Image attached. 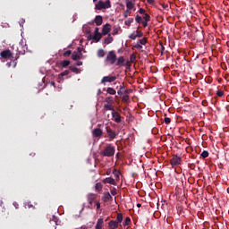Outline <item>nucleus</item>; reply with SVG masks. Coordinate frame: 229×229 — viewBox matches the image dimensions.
I'll return each mask as SVG.
<instances>
[{"label": "nucleus", "instance_id": "nucleus-11", "mask_svg": "<svg viewBox=\"0 0 229 229\" xmlns=\"http://www.w3.org/2000/svg\"><path fill=\"white\" fill-rule=\"evenodd\" d=\"M103 226H105V220L100 216L97 221L95 229H103Z\"/></svg>", "mask_w": 229, "mask_h": 229}, {"label": "nucleus", "instance_id": "nucleus-29", "mask_svg": "<svg viewBox=\"0 0 229 229\" xmlns=\"http://www.w3.org/2000/svg\"><path fill=\"white\" fill-rule=\"evenodd\" d=\"M114 42V38L109 34L108 37L105 39V44H112Z\"/></svg>", "mask_w": 229, "mask_h": 229}, {"label": "nucleus", "instance_id": "nucleus-45", "mask_svg": "<svg viewBox=\"0 0 229 229\" xmlns=\"http://www.w3.org/2000/svg\"><path fill=\"white\" fill-rule=\"evenodd\" d=\"M72 55V51L67 50L66 52L64 53V56H71Z\"/></svg>", "mask_w": 229, "mask_h": 229}, {"label": "nucleus", "instance_id": "nucleus-9", "mask_svg": "<svg viewBox=\"0 0 229 229\" xmlns=\"http://www.w3.org/2000/svg\"><path fill=\"white\" fill-rule=\"evenodd\" d=\"M112 30V26L109 23H106V25L103 26L102 28V35H108Z\"/></svg>", "mask_w": 229, "mask_h": 229}, {"label": "nucleus", "instance_id": "nucleus-41", "mask_svg": "<svg viewBox=\"0 0 229 229\" xmlns=\"http://www.w3.org/2000/svg\"><path fill=\"white\" fill-rule=\"evenodd\" d=\"M123 101H124V103H129L130 102V97L128 95H125L123 97Z\"/></svg>", "mask_w": 229, "mask_h": 229}, {"label": "nucleus", "instance_id": "nucleus-28", "mask_svg": "<svg viewBox=\"0 0 229 229\" xmlns=\"http://www.w3.org/2000/svg\"><path fill=\"white\" fill-rule=\"evenodd\" d=\"M105 101L106 105H114V97H107Z\"/></svg>", "mask_w": 229, "mask_h": 229}, {"label": "nucleus", "instance_id": "nucleus-32", "mask_svg": "<svg viewBox=\"0 0 229 229\" xmlns=\"http://www.w3.org/2000/svg\"><path fill=\"white\" fill-rule=\"evenodd\" d=\"M135 21L138 24H142L143 22L142 18L139 14L135 16Z\"/></svg>", "mask_w": 229, "mask_h": 229}, {"label": "nucleus", "instance_id": "nucleus-35", "mask_svg": "<svg viewBox=\"0 0 229 229\" xmlns=\"http://www.w3.org/2000/svg\"><path fill=\"white\" fill-rule=\"evenodd\" d=\"M131 22H133V18H129L124 21L125 26H131Z\"/></svg>", "mask_w": 229, "mask_h": 229}, {"label": "nucleus", "instance_id": "nucleus-18", "mask_svg": "<svg viewBox=\"0 0 229 229\" xmlns=\"http://www.w3.org/2000/svg\"><path fill=\"white\" fill-rule=\"evenodd\" d=\"M94 21H95V24H96L97 26H101V24H103V16H101V15H97V16L95 17Z\"/></svg>", "mask_w": 229, "mask_h": 229}, {"label": "nucleus", "instance_id": "nucleus-50", "mask_svg": "<svg viewBox=\"0 0 229 229\" xmlns=\"http://www.w3.org/2000/svg\"><path fill=\"white\" fill-rule=\"evenodd\" d=\"M160 47H161V54L164 55V51H165V47L162 43H160Z\"/></svg>", "mask_w": 229, "mask_h": 229}, {"label": "nucleus", "instance_id": "nucleus-3", "mask_svg": "<svg viewBox=\"0 0 229 229\" xmlns=\"http://www.w3.org/2000/svg\"><path fill=\"white\" fill-rule=\"evenodd\" d=\"M105 62L110 64L111 65H114V64L117 62V55H115V52L114 50L108 52Z\"/></svg>", "mask_w": 229, "mask_h": 229}, {"label": "nucleus", "instance_id": "nucleus-22", "mask_svg": "<svg viewBox=\"0 0 229 229\" xmlns=\"http://www.w3.org/2000/svg\"><path fill=\"white\" fill-rule=\"evenodd\" d=\"M103 37V34H94L92 39L96 42H99Z\"/></svg>", "mask_w": 229, "mask_h": 229}, {"label": "nucleus", "instance_id": "nucleus-16", "mask_svg": "<svg viewBox=\"0 0 229 229\" xmlns=\"http://www.w3.org/2000/svg\"><path fill=\"white\" fill-rule=\"evenodd\" d=\"M83 58V54H78V52H73L72 54V60L75 61L76 60H81Z\"/></svg>", "mask_w": 229, "mask_h": 229}, {"label": "nucleus", "instance_id": "nucleus-14", "mask_svg": "<svg viewBox=\"0 0 229 229\" xmlns=\"http://www.w3.org/2000/svg\"><path fill=\"white\" fill-rule=\"evenodd\" d=\"M102 182L103 183H110V185H117V182H115V179L112 177H106Z\"/></svg>", "mask_w": 229, "mask_h": 229}, {"label": "nucleus", "instance_id": "nucleus-52", "mask_svg": "<svg viewBox=\"0 0 229 229\" xmlns=\"http://www.w3.org/2000/svg\"><path fill=\"white\" fill-rule=\"evenodd\" d=\"M117 33H119V29L115 28L113 30V35H117Z\"/></svg>", "mask_w": 229, "mask_h": 229}, {"label": "nucleus", "instance_id": "nucleus-36", "mask_svg": "<svg viewBox=\"0 0 229 229\" xmlns=\"http://www.w3.org/2000/svg\"><path fill=\"white\" fill-rule=\"evenodd\" d=\"M124 87L121 86L119 90L117 91L118 96H123L124 94Z\"/></svg>", "mask_w": 229, "mask_h": 229}, {"label": "nucleus", "instance_id": "nucleus-1", "mask_svg": "<svg viewBox=\"0 0 229 229\" xmlns=\"http://www.w3.org/2000/svg\"><path fill=\"white\" fill-rule=\"evenodd\" d=\"M102 157H114L115 155V147L112 144H107L105 148L101 151Z\"/></svg>", "mask_w": 229, "mask_h": 229}, {"label": "nucleus", "instance_id": "nucleus-25", "mask_svg": "<svg viewBox=\"0 0 229 229\" xmlns=\"http://www.w3.org/2000/svg\"><path fill=\"white\" fill-rule=\"evenodd\" d=\"M123 225V226H130L131 225V219L130 218V216H127L124 219V222Z\"/></svg>", "mask_w": 229, "mask_h": 229}, {"label": "nucleus", "instance_id": "nucleus-61", "mask_svg": "<svg viewBox=\"0 0 229 229\" xmlns=\"http://www.w3.org/2000/svg\"><path fill=\"white\" fill-rule=\"evenodd\" d=\"M167 6H168L167 4H164L163 8L165 9V8H167Z\"/></svg>", "mask_w": 229, "mask_h": 229}, {"label": "nucleus", "instance_id": "nucleus-30", "mask_svg": "<svg viewBox=\"0 0 229 229\" xmlns=\"http://www.w3.org/2000/svg\"><path fill=\"white\" fill-rule=\"evenodd\" d=\"M138 43H140L141 46H146V44H148V38H142L141 39L138 40Z\"/></svg>", "mask_w": 229, "mask_h": 229}, {"label": "nucleus", "instance_id": "nucleus-58", "mask_svg": "<svg viewBox=\"0 0 229 229\" xmlns=\"http://www.w3.org/2000/svg\"><path fill=\"white\" fill-rule=\"evenodd\" d=\"M135 58H136V57H135V55H131V62H133V60H135Z\"/></svg>", "mask_w": 229, "mask_h": 229}, {"label": "nucleus", "instance_id": "nucleus-17", "mask_svg": "<svg viewBox=\"0 0 229 229\" xmlns=\"http://www.w3.org/2000/svg\"><path fill=\"white\" fill-rule=\"evenodd\" d=\"M96 198H98V195H96L94 193H90L89 195H88L89 204L92 205V203H94V201H96Z\"/></svg>", "mask_w": 229, "mask_h": 229}, {"label": "nucleus", "instance_id": "nucleus-38", "mask_svg": "<svg viewBox=\"0 0 229 229\" xmlns=\"http://www.w3.org/2000/svg\"><path fill=\"white\" fill-rule=\"evenodd\" d=\"M200 157H202V158H208V151L203 150V152L200 154Z\"/></svg>", "mask_w": 229, "mask_h": 229}, {"label": "nucleus", "instance_id": "nucleus-64", "mask_svg": "<svg viewBox=\"0 0 229 229\" xmlns=\"http://www.w3.org/2000/svg\"><path fill=\"white\" fill-rule=\"evenodd\" d=\"M110 117V115H107V119Z\"/></svg>", "mask_w": 229, "mask_h": 229}, {"label": "nucleus", "instance_id": "nucleus-7", "mask_svg": "<svg viewBox=\"0 0 229 229\" xmlns=\"http://www.w3.org/2000/svg\"><path fill=\"white\" fill-rule=\"evenodd\" d=\"M170 164L173 167H174V165H180L182 164V157L174 156L170 160Z\"/></svg>", "mask_w": 229, "mask_h": 229}, {"label": "nucleus", "instance_id": "nucleus-33", "mask_svg": "<svg viewBox=\"0 0 229 229\" xmlns=\"http://www.w3.org/2000/svg\"><path fill=\"white\" fill-rule=\"evenodd\" d=\"M98 58H103V56H105V50L99 49L98 51Z\"/></svg>", "mask_w": 229, "mask_h": 229}, {"label": "nucleus", "instance_id": "nucleus-57", "mask_svg": "<svg viewBox=\"0 0 229 229\" xmlns=\"http://www.w3.org/2000/svg\"><path fill=\"white\" fill-rule=\"evenodd\" d=\"M76 65H78V66H80V65H83V62H81V61H78V62L76 63Z\"/></svg>", "mask_w": 229, "mask_h": 229}, {"label": "nucleus", "instance_id": "nucleus-24", "mask_svg": "<svg viewBox=\"0 0 229 229\" xmlns=\"http://www.w3.org/2000/svg\"><path fill=\"white\" fill-rule=\"evenodd\" d=\"M70 71H72V72H75V74H80V72H81V70L75 66H71Z\"/></svg>", "mask_w": 229, "mask_h": 229}, {"label": "nucleus", "instance_id": "nucleus-63", "mask_svg": "<svg viewBox=\"0 0 229 229\" xmlns=\"http://www.w3.org/2000/svg\"><path fill=\"white\" fill-rule=\"evenodd\" d=\"M108 219H109V218L107 217V218L106 219V221H108Z\"/></svg>", "mask_w": 229, "mask_h": 229}, {"label": "nucleus", "instance_id": "nucleus-5", "mask_svg": "<svg viewBox=\"0 0 229 229\" xmlns=\"http://www.w3.org/2000/svg\"><path fill=\"white\" fill-rule=\"evenodd\" d=\"M111 115H112V120L114 121V123H117V124H119L123 120V118L121 117V114H119V112L117 111H113L111 112Z\"/></svg>", "mask_w": 229, "mask_h": 229}, {"label": "nucleus", "instance_id": "nucleus-40", "mask_svg": "<svg viewBox=\"0 0 229 229\" xmlns=\"http://www.w3.org/2000/svg\"><path fill=\"white\" fill-rule=\"evenodd\" d=\"M216 95L218 96V98H223V96H225V91L218 89L216 91Z\"/></svg>", "mask_w": 229, "mask_h": 229}, {"label": "nucleus", "instance_id": "nucleus-44", "mask_svg": "<svg viewBox=\"0 0 229 229\" xmlns=\"http://www.w3.org/2000/svg\"><path fill=\"white\" fill-rule=\"evenodd\" d=\"M133 47H134L135 49L140 50V49H142V45H140V43H136V44L133 46Z\"/></svg>", "mask_w": 229, "mask_h": 229}, {"label": "nucleus", "instance_id": "nucleus-21", "mask_svg": "<svg viewBox=\"0 0 229 229\" xmlns=\"http://www.w3.org/2000/svg\"><path fill=\"white\" fill-rule=\"evenodd\" d=\"M117 224L121 225L123 223V213H118L116 219L114 220Z\"/></svg>", "mask_w": 229, "mask_h": 229}, {"label": "nucleus", "instance_id": "nucleus-47", "mask_svg": "<svg viewBox=\"0 0 229 229\" xmlns=\"http://www.w3.org/2000/svg\"><path fill=\"white\" fill-rule=\"evenodd\" d=\"M111 194H112V196H116V195H117V189L113 188V189L111 190Z\"/></svg>", "mask_w": 229, "mask_h": 229}, {"label": "nucleus", "instance_id": "nucleus-48", "mask_svg": "<svg viewBox=\"0 0 229 229\" xmlns=\"http://www.w3.org/2000/svg\"><path fill=\"white\" fill-rule=\"evenodd\" d=\"M139 12H140V15H145V13H146V10L144 8H140Z\"/></svg>", "mask_w": 229, "mask_h": 229}, {"label": "nucleus", "instance_id": "nucleus-26", "mask_svg": "<svg viewBox=\"0 0 229 229\" xmlns=\"http://www.w3.org/2000/svg\"><path fill=\"white\" fill-rule=\"evenodd\" d=\"M69 65H71V61L69 60H64L61 62V66H63L64 69H65L66 67H69Z\"/></svg>", "mask_w": 229, "mask_h": 229}, {"label": "nucleus", "instance_id": "nucleus-49", "mask_svg": "<svg viewBox=\"0 0 229 229\" xmlns=\"http://www.w3.org/2000/svg\"><path fill=\"white\" fill-rule=\"evenodd\" d=\"M94 35H102V33H99V28L95 29Z\"/></svg>", "mask_w": 229, "mask_h": 229}, {"label": "nucleus", "instance_id": "nucleus-56", "mask_svg": "<svg viewBox=\"0 0 229 229\" xmlns=\"http://www.w3.org/2000/svg\"><path fill=\"white\" fill-rule=\"evenodd\" d=\"M147 3H148V4H154L155 0H147Z\"/></svg>", "mask_w": 229, "mask_h": 229}, {"label": "nucleus", "instance_id": "nucleus-51", "mask_svg": "<svg viewBox=\"0 0 229 229\" xmlns=\"http://www.w3.org/2000/svg\"><path fill=\"white\" fill-rule=\"evenodd\" d=\"M141 24H142L143 28H148V21H143L141 22Z\"/></svg>", "mask_w": 229, "mask_h": 229}, {"label": "nucleus", "instance_id": "nucleus-2", "mask_svg": "<svg viewBox=\"0 0 229 229\" xmlns=\"http://www.w3.org/2000/svg\"><path fill=\"white\" fill-rule=\"evenodd\" d=\"M96 10H106L108 8H112V4L110 0H106V2L98 1L95 5Z\"/></svg>", "mask_w": 229, "mask_h": 229}, {"label": "nucleus", "instance_id": "nucleus-54", "mask_svg": "<svg viewBox=\"0 0 229 229\" xmlns=\"http://www.w3.org/2000/svg\"><path fill=\"white\" fill-rule=\"evenodd\" d=\"M77 51H78V52H77L78 54L81 55V52L83 51V48L78 47V48H77Z\"/></svg>", "mask_w": 229, "mask_h": 229}, {"label": "nucleus", "instance_id": "nucleus-19", "mask_svg": "<svg viewBox=\"0 0 229 229\" xmlns=\"http://www.w3.org/2000/svg\"><path fill=\"white\" fill-rule=\"evenodd\" d=\"M104 110L106 111L110 110L111 112H115V109L114 108V104H105Z\"/></svg>", "mask_w": 229, "mask_h": 229}, {"label": "nucleus", "instance_id": "nucleus-27", "mask_svg": "<svg viewBox=\"0 0 229 229\" xmlns=\"http://www.w3.org/2000/svg\"><path fill=\"white\" fill-rule=\"evenodd\" d=\"M106 92L110 94V96H115V94H117V91H115L114 88H107Z\"/></svg>", "mask_w": 229, "mask_h": 229}, {"label": "nucleus", "instance_id": "nucleus-59", "mask_svg": "<svg viewBox=\"0 0 229 229\" xmlns=\"http://www.w3.org/2000/svg\"><path fill=\"white\" fill-rule=\"evenodd\" d=\"M13 207H15V208H19V204L17 202H13Z\"/></svg>", "mask_w": 229, "mask_h": 229}, {"label": "nucleus", "instance_id": "nucleus-53", "mask_svg": "<svg viewBox=\"0 0 229 229\" xmlns=\"http://www.w3.org/2000/svg\"><path fill=\"white\" fill-rule=\"evenodd\" d=\"M96 207L98 208V210H99L101 208V203H99L98 201L96 202Z\"/></svg>", "mask_w": 229, "mask_h": 229}, {"label": "nucleus", "instance_id": "nucleus-60", "mask_svg": "<svg viewBox=\"0 0 229 229\" xmlns=\"http://www.w3.org/2000/svg\"><path fill=\"white\" fill-rule=\"evenodd\" d=\"M137 207H138V208H140V207H142V204L138 203V204H137Z\"/></svg>", "mask_w": 229, "mask_h": 229}, {"label": "nucleus", "instance_id": "nucleus-55", "mask_svg": "<svg viewBox=\"0 0 229 229\" xmlns=\"http://www.w3.org/2000/svg\"><path fill=\"white\" fill-rule=\"evenodd\" d=\"M203 106H207L208 105V102L207 100L202 101Z\"/></svg>", "mask_w": 229, "mask_h": 229}, {"label": "nucleus", "instance_id": "nucleus-62", "mask_svg": "<svg viewBox=\"0 0 229 229\" xmlns=\"http://www.w3.org/2000/svg\"><path fill=\"white\" fill-rule=\"evenodd\" d=\"M96 1H98V0H93V3H96Z\"/></svg>", "mask_w": 229, "mask_h": 229}, {"label": "nucleus", "instance_id": "nucleus-46", "mask_svg": "<svg viewBox=\"0 0 229 229\" xmlns=\"http://www.w3.org/2000/svg\"><path fill=\"white\" fill-rule=\"evenodd\" d=\"M164 121H165V124H171V118H169V117H165Z\"/></svg>", "mask_w": 229, "mask_h": 229}, {"label": "nucleus", "instance_id": "nucleus-42", "mask_svg": "<svg viewBox=\"0 0 229 229\" xmlns=\"http://www.w3.org/2000/svg\"><path fill=\"white\" fill-rule=\"evenodd\" d=\"M131 13V11L127 9L124 13H123V17L126 19L130 14Z\"/></svg>", "mask_w": 229, "mask_h": 229}, {"label": "nucleus", "instance_id": "nucleus-10", "mask_svg": "<svg viewBox=\"0 0 229 229\" xmlns=\"http://www.w3.org/2000/svg\"><path fill=\"white\" fill-rule=\"evenodd\" d=\"M119 226H122L121 225H119L115 220H111L108 222V229H117L119 228Z\"/></svg>", "mask_w": 229, "mask_h": 229}, {"label": "nucleus", "instance_id": "nucleus-13", "mask_svg": "<svg viewBox=\"0 0 229 229\" xmlns=\"http://www.w3.org/2000/svg\"><path fill=\"white\" fill-rule=\"evenodd\" d=\"M126 60L124 59V56H120L118 58H116V63L115 65H117L118 67H123V65H124Z\"/></svg>", "mask_w": 229, "mask_h": 229}, {"label": "nucleus", "instance_id": "nucleus-20", "mask_svg": "<svg viewBox=\"0 0 229 229\" xmlns=\"http://www.w3.org/2000/svg\"><path fill=\"white\" fill-rule=\"evenodd\" d=\"M135 5L133 4V2H131V1H129V0H127L126 1V8H127V10H133V7H134Z\"/></svg>", "mask_w": 229, "mask_h": 229}, {"label": "nucleus", "instance_id": "nucleus-8", "mask_svg": "<svg viewBox=\"0 0 229 229\" xmlns=\"http://www.w3.org/2000/svg\"><path fill=\"white\" fill-rule=\"evenodd\" d=\"M92 135L96 139H101V137H103V130L96 128L92 131Z\"/></svg>", "mask_w": 229, "mask_h": 229}, {"label": "nucleus", "instance_id": "nucleus-15", "mask_svg": "<svg viewBox=\"0 0 229 229\" xmlns=\"http://www.w3.org/2000/svg\"><path fill=\"white\" fill-rule=\"evenodd\" d=\"M110 199H112V195H110V192H108V191L104 192L103 197H102V200L105 203H108V201H110Z\"/></svg>", "mask_w": 229, "mask_h": 229}, {"label": "nucleus", "instance_id": "nucleus-6", "mask_svg": "<svg viewBox=\"0 0 229 229\" xmlns=\"http://www.w3.org/2000/svg\"><path fill=\"white\" fill-rule=\"evenodd\" d=\"M115 80H117V77H115V76H104L101 79V83L103 85H105V83H112V82L115 81Z\"/></svg>", "mask_w": 229, "mask_h": 229}, {"label": "nucleus", "instance_id": "nucleus-43", "mask_svg": "<svg viewBox=\"0 0 229 229\" xmlns=\"http://www.w3.org/2000/svg\"><path fill=\"white\" fill-rule=\"evenodd\" d=\"M129 38H131V40H136V39H137V34L131 33V34L129 36Z\"/></svg>", "mask_w": 229, "mask_h": 229}, {"label": "nucleus", "instance_id": "nucleus-12", "mask_svg": "<svg viewBox=\"0 0 229 229\" xmlns=\"http://www.w3.org/2000/svg\"><path fill=\"white\" fill-rule=\"evenodd\" d=\"M0 56L4 59H8L12 56V51L9 49L1 52Z\"/></svg>", "mask_w": 229, "mask_h": 229}, {"label": "nucleus", "instance_id": "nucleus-23", "mask_svg": "<svg viewBox=\"0 0 229 229\" xmlns=\"http://www.w3.org/2000/svg\"><path fill=\"white\" fill-rule=\"evenodd\" d=\"M95 190L98 191V192H101L103 191V184H101V182H97Z\"/></svg>", "mask_w": 229, "mask_h": 229}, {"label": "nucleus", "instance_id": "nucleus-34", "mask_svg": "<svg viewBox=\"0 0 229 229\" xmlns=\"http://www.w3.org/2000/svg\"><path fill=\"white\" fill-rule=\"evenodd\" d=\"M143 20L146 21V22H149V21H151V16H149L148 13H145L143 14Z\"/></svg>", "mask_w": 229, "mask_h": 229}, {"label": "nucleus", "instance_id": "nucleus-37", "mask_svg": "<svg viewBox=\"0 0 229 229\" xmlns=\"http://www.w3.org/2000/svg\"><path fill=\"white\" fill-rule=\"evenodd\" d=\"M69 72H70L69 70H65L64 72L59 74V78H64V76L69 75Z\"/></svg>", "mask_w": 229, "mask_h": 229}, {"label": "nucleus", "instance_id": "nucleus-39", "mask_svg": "<svg viewBox=\"0 0 229 229\" xmlns=\"http://www.w3.org/2000/svg\"><path fill=\"white\" fill-rule=\"evenodd\" d=\"M113 174H114L115 178H116L117 180H119V177L121 176V172H119V171H117V170H114V171L113 172Z\"/></svg>", "mask_w": 229, "mask_h": 229}, {"label": "nucleus", "instance_id": "nucleus-4", "mask_svg": "<svg viewBox=\"0 0 229 229\" xmlns=\"http://www.w3.org/2000/svg\"><path fill=\"white\" fill-rule=\"evenodd\" d=\"M106 135L108 137L109 142H112L114 139H117V132L114 130L111 129L109 126L106 127Z\"/></svg>", "mask_w": 229, "mask_h": 229}, {"label": "nucleus", "instance_id": "nucleus-31", "mask_svg": "<svg viewBox=\"0 0 229 229\" xmlns=\"http://www.w3.org/2000/svg\"><path fill=\"white\" fill-rule=\"evenodd\" d=\"M144 37V33L139 30H136V38H142Z\"/></svg>", "mask_w": 229, "mask_h": 229}]
</instances>
